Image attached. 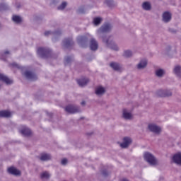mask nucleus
I'll use <instances>...</instances> for the list:
<instances>
[{
    "mask_svg": "<svg viewBox=\"0 0 181 181\" xmlns=\"http://www.w3.org/2000/svg\"><path fill=\"white\" fill-rule=\"evenodd\" d=\"M157 95H158V97H169V95H172V93L170 92H168V90H159L157 92Z\"/></svg>",
    "mask_w": 181,
    "mask_h": 181,
    "instance_id": "9b49d317",
    "label": "nucleus"
},
{
    "mask_svg": "<svg viewBox=\"0 0 181 181\" xmlns=\"http://www.w3.org/2000/svg\"><path fill=\"white\" fill-rule=\"evenodd\" d=\"M55 35H57V33H55Z\"/></svg>",
    "mask_w": 181,
    "mask_h": 181,
    "instance_id": "79ce46f5",
    "label": "nucleus"
},
{
    "mask_svg": "<svg viewBox=\"0 0 181 181\" xmlns=\"http://www.w3.org/2000/svg\"><path fill=\"white\" fill-rule=\"evenodd\" d=\"M4 6V4H0V11H1V8H2Z\"/></svg>",
    "mask_w": 181,
    "mask_h": 181,
    "instance_id": "ea45409f",
    "label": "nucleus"
},
{
    "mask_svg": "<svg viewBox=\"0 0 181 181\" xmlns=\"http://www.w3.org/2000/svg\"><path fill=\"white\" fill-rule=\"evenodd\" d=\"M174 74L175 76H177V77H181V67L180 66H175L174 68Z\"/></svg>",
    "mask_w": 181,
    "mask_h": 181,
    "instance_id": "b1692460",
    "label": "nucleus"
},
{
    "mask_svg": "<svg viewBox=\"0 0 181 181\" xmlns=\"http://www.w3.org/2000/svg\"><path fill=\"white\" fill-rule=\"evenodd\" d=\"M65 111L69 114H76L80 112V107L74 105H68L65 107Z\"/></svg>",
    "mask_w": 181,
    "mask_h": 181,
    "instance_id": "20e7f679",
    "label": "nucleus"
},
{
    "mask_svg": "<svg viewBox=\"0 0 181 181\" xmlns=\"http://www.w3.org/2000/svg\"><path fill=\"white\" fill-rule=\"evenodd\" d=\"M110 67H112V69L113 70H116V71H121L122 66H121V65H119L117 63L115 62H112L110 64Z\"/></svg>",
    "mask_w": 181,
    "mask_h": 181,
    "instance_id": "f3484780",
    "label": "nucleus"
},
{
    "mask_svg": "<svg viewBox=\"0 0 181 181\" xmlns=\"http://www.w3.org/2000/svg\"><path fill=\"white\" fill-rule=\"evenodd\" d=\"M11 66L12 67H16L17 69H19V65H18V64H16V63H13L11 64Z\"/></svg>",
    "mask_w": 181,
    "mask_h": 181,
    "instance_id": "e433bc0d",
    "label": "nucleus"
},
{
    "mask_svg": "<svg viewBox=\"0 0 181 181\" xmlns=\"http://www.w3.org/2000/svg\"><path fill=\"white\" fill-rule=\"evenodd\" d=\"M84 104H86V102H82V103H81V105H84Z\"/></svg>",
    "mask_w": 181,
    "mask_h": 181,
    "instance_id": "a19ab883",
    "label": "nucleus"
},
{
    "mask_svg": "<svg viewBox=\"0 0 181 181\" xmlns=\"http://www.w3.org/2000/svg\"><path fill=\"white\" fill-rule=\"evenodd\" d=\"M173 162L181 166V153H176L173 156Z\"/></svg>",
    "mask_w": 181,
    "mask_h": 181,
    "instance_id": "0eeeda50",
    "label": "nucleus"
},
{
    "mask_svg": "<svg viewBox=\"0 0 181 181\" xmlns=\"http://www.w3.org/2000/svg\"><path fill=\"white\" fill-rule=\"evenodd\" d=\"M105 3L107 4V5H108V6H111V4H112V1L111 0H106Z\"/></svg>",
    "mask_w": 181,
    "mask_h": 181,
    "instance_id": "c9c22d12",
    "label": "nucleus"
},
{
    "mask_svg": "<svg viewBox=\"0 0 181 181\" xmlns=\"http://www.w3.org/2000/svg\"><path fill=\"white\" fill-rule=\"evenodd\" d=\"M66 6H67V3L64 1L59 6H58V9L59 11H63Z\"/></svg>",
    "mask_w": 181,
    "mask_h": 181,
    "instance_id": "7c9ffc66",
    "label": "nucleus"
},
{
    "mask_svg": "<svg viewBox=\"0 0 181 181\" xmlns=\"http://www.w3.org/2000/svg\"><path fill=\"white\" fill-rule=\"evenodd\" d=\"M123 117L124 119H131L132 118V114L129 112L126 109L123 110Z\"/></svg>",
    "mask_w": 181,
    "mask_h": 181,
    "instance_id": "4be33fe9",
    "label": "nucleus"
},
{
    "mask_svg": "<svg viewBox=\"0 0 181 181\" xmlns=\"http://www.w3.org/2000/svg\"><path fill=\"white\" fill-rule=\"evenodd\" d=\"M63 45L65 47H69V46H71V45H73V40H71V38L65 39L63 41Z\"/></svg>",
    "mask_w": 181,
    "mask_h": 181,
    "instance_id": "5701e85b",
    "label": "nucleus"
},
{
    "mask_svg": "<svg viewBox=\"0 0 181 181\" xmlns=\"http://www.w3.org/2000/svg\"><path fill=\"white\" fill-rule=\"evenodd\" d=\"M146 64H148V62H146V59H143L140 61V62L137 65V69H145L146 67Z\"/></svg>",
    "mask_w": 181,
    "mask_h": 181,
    "instance_id": "412c9836",
    "label": "nucleus"
},
{
    "mask_svg": "<svg viewBox=\"0 0 181 181\" xmlns=\"http://www.w3.org/2000/svg\"><path fill=\"white\" fill-rule=\"evenodd\" d=\"M105 93V88L103 86H98L95 89V94L96 95H103Z\"/></svg>",
    "mask_w": 181,
    "mask_h": 181,
    "instance_id": "6ab92c4d",
    "label": "nucleus"
},
{
    "mask_svg": "<svg viewBox=\"0 0 181 181\" xmlns=\"http://www.w3.org/2000/svg\"><path fill=\"white\" fill-rule=\"evenodd\" d=\"M143 9L145 11H149L151 9V3L150 2H144L142 5Z\"/></svg>",
    "mask_w": 181,
    "mask_h": 181,
    "instance_id": "bb28decb",
    "label": "nucleus"
},
{
    "mask_svg": "<svg viewBox=\"0 0 181 181\" xmlns=\"http://www.w3.org/2000/svg\"><path fill=\"white\" fill-rule=\"evenodd\" d=\"M52 156L49 154L47 153H42L40 156L41 160H49Z\"/></svg>",
    "mask_w": 181,
    "mask_h": 181,
    "instance_id": "393cba45",
    "label": "nucleus"
},
{
    "mask_svg": "<svg viewBox=\"0 0 181 181\" xmlns=\"http://www.w3.org/2000/svg\"><path fill=\"white\" fill-rule=\"evenodd\" d=\"M111 30V25L110 24H105L103 25L100 30H98L99 33H105V32H109Z\"/></svg>",
    "mask_w": 181,
    "mask_h": 181,
    "instance_id": "4468645a",
    "label": "nucleus"
},
{
    "mask_svg": "<svg viewBox=\"0 0 181 181\" xmlns=\"http://www.w3.org/2000/svg\"><path fill=\"white\" fill-rule=\"evenodd\" d=\"M124 57H131L132 56V52L130 50H126L124 52Z\"/></svg>",
    "mask_w": 181,
    "mask_h": 181,
    "instance_id": "2f4dec72",
    "label": "nucleus"
},
{
    "mask_svg": "<svg viewBox=\"0 0 181 181\" xmlns=\"http://www.w3.org/2000/svg\"><path fill=\"white\" fill-rule=\"evenodd\" d=\"M77 83L80 87H84V86H87V83H88V78H81L77 80Z\"/></svg>",
    "mask_w": 181,
    "mask_h": 181,
    "instance_id": "a211bd4d",
    "label": "nucleus"
},
{
    "mask_svg": "<svg viewBox=\"0 0 181 181\" xmlns=\"http://www.w3.org/2000/svg\"><path fill=\"white\" fill-rule=\"evenodd\" d=\"M103 42L112 50H118V46L111 40V37H103Z\"/></svg>",
    "mask_w": 181,
    "mask_h": 181,
    "instance_id": "f03ea898",
    "label": "nucleus"
},
{
    "mask_svg": "<svg viewBox=\"0 0 181 181\" xmlns=\"http://www.w3.org/2000/svg\"><path fill=\"white\" fill-rule=\"evenodd\" d=\"M24 76L28 80H31V81H35V80H37V76H36V74H33V72H31V71H25L24 74Z\"/></svg>",
    "mask_w": 181,
    "mask_h": 181,
    "instance_id": "39448f33",
    "label": "nucleus"
},
{
    "mask_svg": "<svg viewBox=\"0 0 181 181\" xmlns=\"http://www.w3.org/2000/svg\"><path fill=\"white\" fill-rule=\"evenodd\" d=\"M12 20L16 23H21L22 22V18L19 16H13Z\"/></svg>",
    "mask_w": 181,
    "mask_h": 181,
    "instance_id": "a878e982",
    "label": "nucleus"
},
{
    "mask_svg": "<svg viewBox=\"0 0 181 181\" xmlns=\"http://www.w3.org/2000/svg\"><path fill=\"white\" fill-rule=\"evenodd\" d=\"M90 50L93 51L97 50V49H98V42H97V41L94 40V38H92L90 40Z\"/></svg>",
    "mask_w": 181,
    "mask_h": 181,
    "instance_id": "f8f14e48",
    "label": "nucleus"
},
{
    "mask_svg": "<svg viewBox=\"0 0 181 181\" xmlns=\"http://www.w3.org/2000/svg\"><path fill=\"white\" fill-rule=\"evenodd\" d=\"M101 21H103V18H100V17H97L93 19V23L94 25H95V26L100 25V23H101Z\"/></svg>",
    "mask_w": 181,
    "mask_h": 181,
    "instance_id": "c756f323",
    "label": "nucleus"
},
{
    "mask_svg": "<svg viewBox=\"0 0 181 181\" xmlns=\"http://www.w3.org/2000/svg\"><path fill=\"white\" fill-rule=\"evenodd\" d=\"M51 34H52V32H50V31H47L45 33V36H49V35H51Z\"/></svg>",
    "mask_w": 181,
    "mask_h": 181,
    "instance_id": "4c0bfd02",
    "label": "nucleus"
},
{
    "mask_svg": "<svg viewBox=\"0 0 181 181\" xmlns=\"http://www.w3.org/2000/svg\"><path fill=\"white\" fill-rule=\"evenodd\" d=\"M50 177V174H49L47 172H44L41 174V179L42 180H46Z\"/></svg>",
    "mask_w": 181,
    "mask_h": 181,
    "instance_id": "c85d7f7f",
    "label": "nucleus"
},
{
    "mask_svg": "<svg viewBox=\"0 0 181 181\" xmlns=\"http://www.w3.org/2000/svg\"><path fill=\"white\" fill-rule=\"evenodd\" d=\"M62 165H66L67 164V159L64 158L61 161Z\"/></svg>",
    "mask_w": 181,
    "mask_h": 181,
    "instance_id": "f704fd0d",
    "label": "nucleus"
},
{
    "mask_svg": "<svg viewBox=\"0 0 181 181\" xmlns=\"http://www.w3.org/2000/svg\"><path fill=\"white\" fill-rule=\"evenodd\" d=\"M8 172L11 175H13L14 176H19L21 175V171L19 170L16 169V168H14V167H10L8 169Z\"/></svg>",
    "mask_w": 181,
    "mask_h": 181,
    "instance_id": "1a4fd4ad",
    "label": "nucleus"
},
{
    "mask_svg": "<svg viewBox=\"0 0 181 181\" xmlns=\"http://www.w3.org/2000/svg\"><path fill=\"white\" fill-rule=\"evenodd\" d=\"M156 74L157 77H162V76H163V74H165V70L163 69H157L156 71Z\"/></svg>",
    "mask_w": 181,
    "mask_h": 181,
    "instance_id": "cd10ccee",
    "label": "nucleus"
},
{
    "mask_svg": "<svg viewBox=\"0 0 181 181\" xmlns=\"http://www.w3.org/2000/svg\"><path fill=\"white\" fill-rule=\"evenodd\" d=\"M21 134L24 135V136H29L32 134L30 129L26 127H24L21 130H20Z\"/></svg>",
    "mask_w": 181,
    "mask_h": 181,
    "instance_id": "2eb2a0df",
    "label": "nucleus"
},
{
    "mask_svg": "<svg viewBox=\"0 0 181 181\" xmlns=\"http://www.w3.org/2000/svg\"><path fill=\"white\" fill-rule=\"evenodd\" d=\"M132 142V140H131V138L129 137H124L123 139V143L120 144V146L122 148H128L129 146V144Z\"/></svg>",
    "mask_w": 181,
    "mask_h": 181,
    "instance_id": "6e6552de",
    "label": "nucleus"
},
{
    "mask_svg": "<svg viewBox=\"0 0 181 181\" xmlns=\"http://www.w3.org/2000/svg\"><path fill=\"white\" fill-rule=\"evenodd\" d=\"M103 176H107V172L104 171V172L103 173Z\"/></svg>",
    "mask_w": 181,
    "mask_h": 181,
    "instance_id": "58836bf2",
    "label": "nucleus"
},
{
    "mask_svg": "<svg viewBox=\"0 0 181 181\" xmlns=\"http://www.w3.org/2000/svg\"><path fill=\"white\" fill-rule=\"evenodd\" d=\"M70 62H71V58L70 57H67L65 58V65L69 64V63H70Z\"/></svg>",
    "mask_w": 181,
    "mask_h": 181,
    "instance_id": "72a5a7b5",
    "label": "nucleus"
},
{
    "mask_svg": "<svg viewBox=\"0 0 181 181\" xmlns=\"http://www.w3.org/2000/svg\"><path fill=\"white\" fill-rule=\"evenodd\" d=\"M170 19H172V13H170L169 11L164 12L163 14V22H170Z\"/></svg>",
    "mask_w": 181,
    "mask_h": 181,
    "instance_id": "9d476101",
    "label": "nucleus"
},
{
    "mask_svg": "<svg viewBox=\"0 0 181 181\" xmlns=\"http://www.w3.org/2000/svg\"><path fill=\"white\" fill-rule=\"evenodd\" d=\"M144 158L145 160L148 162V163H149V165L154 166V165H156V163H158V160H156L155 156H153V155H152L151 153H145L144 155Z\"/></svg>",
    "mask_w": 181,
    "mask_h": 181,
    "instance_id": "f257e3e1",
    "label": "nucleus"
},
{
    "mask_svg": "<svg viewBox=\"0 0 181 181\" xmlns=\"http://www.w3.org/2000/svg\"><path fill=\"white\" fill-rule=\"evenodd\" d=\"M78 43L82 46V47H84V44L87 43V37H84V36H79L78 37Z\"/></svg>",
    "mask_w": 181,
    "mask_h": 181,
    "instance_id": "dca6fc26",
    "label": "nucleus"
},
{
    "mask_svg": "<svg viewBox=\"0 0 181 181\" xmlns=\"http://www.w3.org/2000/svg\"><path fill=\"white\" fill-rule=\"evenodd\" d=\"M37 54L42 59H46L50 54V50L47 48L40 47L37 50Z\"/></svg>",
    "mask_w": 181,
    "mask_h": 181,
    "instance_id": "7ed1b4c3",
    "label": "nucleus"
},
{
    "mask_svg": "<svg viewBox=\"0 0 181 181\" xmlns=\"http://www.w3.org/2000/svg\"><path fill=\"white\" fill-rule=\"evenodd\" d=\"M6 54H9V51H6L1 57V60H6Z\"/></svg>",
    "mask_w": 181,
    "mask_h": 181,
    "instance_id": "473e14b6",
    "label": "nucleus"
},
{
    "mask_svg": "<svg viewBox=\"0 0 181 181\" xmlns=\"http://www.w3.org/2000/svg\"><path fill=\"white\" fill-rule=\"evenodd\" d=\"M148 129H150L151 132H154V134H159L161 131L160 127L153 124H151L148 125Z\"/></svg>",
    "mask_w": 181,
    "mask_h": 181,
    "instance_id": "423d86ee",
    "label": "nucleus"
},
{
    "mask_svg": "<svg viewBox=\"0 0 181 181\" xmlns=\"http://www.w3.org/2000/svg\"><path fill=\"white\" fill-rule=\"evenodd\" d=\"M0 80L6 83V84H12L13 83L11 79H9V78L2 74H0Z\"/></svg>",
    "mask_w": 181,
    "mask_h": 181,
    "instance_id": "ddd939ff",
    "label": "nucleus"
},
{
    "mask_svg": "<svg viewBox=\"0 0 181 181\" xmlns=\"http://www.w3.org/2000/svg\"><path fill=\"white\" fill-rule=\"evenodd\" d=\"M12 115V113L8 110L0 111V117H3L4 118H9Z\"/></svg>",
    "mask_w": 181,
    "mask_h": 181,
    "instance_id": "aec40b11",
    "label": "nucleus"
}]
</instances>
